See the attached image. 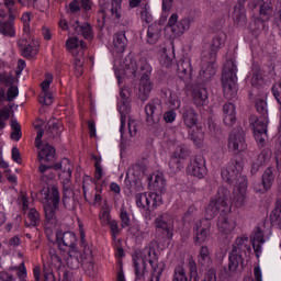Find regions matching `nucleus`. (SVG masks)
<instances>
[{
	"instance_id": "5",
	"label": "nucleus",
	"mask_w": 281,
	"mask_h": 281,
	"mask_svg": "<svg viewBox=\"0 0 281 281\" xmlns=\"http://www.w3.org/2000/svg\"><path fill=\"white\" fill-rule=\"evenodd\" d=\"M44 199L48 201V203L44 205L45 218L50 225H56V223H58L56 210L60 207V191L58 187L52 186L44 191Z\"/></svg>"
},
{
	"instance_id": "48",
	"label": "nucleus",
	"mask_w": 281,
	"mask_h": 281,
	"mask_svg": "<svg viewBox=\"0 0 281 281\" xmlns=\"http://www.w3.org/2000/svg\"><path fill=\"white\" fill-rule=\"evenodd\" d=\"M153 188L156 192H166V179H164L162 173H158L155 176L154 182H153Z\"/></svg>"
},
{
	"instance_id": "28",
	"label": "nucleus",
	"mask_w": 281,
	"mask_h": 281,
	"mask_svg": "<svg viewBox=\"0 0 281 281\" xmlns=\"http://www.w3.org/2000/svg\"><path fill=\"white\" fill-rule=\"evenodd\" d=\"M85 252L80 254L78 250H69V257L67 258V267L69 269H80L83 263Z\"/></svg>"
},
{
	"instance_id": "9",
	"label": "nucleus",
	"mask_w": 281,
	"mask_h": 281,
	"mask_svg": "<svg viewBox=\"0 0 281 281\" xmlns=\"http://www.w3.org/2000/svg\"><path fill=\"white\" fill-rule=\"evenodd\" d=\"M146 122L149 126H155L158 122H161V115L164 114V103L159 99H153L145 106Z\"/></svg>"
},
{
	"instance_id": "27",
	"label": "nucleus",
	"mask_w": 281,
	"mask_h": 281,
	"mask_svg": "<svg viewBox=\"0 0 281 281\" xmlns=\"http://www.w3.org/2000/svg\"><path fill=\"white\" fill-rule=\"evenodd\" d=\"M224 124L226 126H234L236 124V105L233 103H225L223 106Z\"/></svg>"
},
{
	"instance_id": "2",
	"label": "nucleus",
	"mask_w": 281,
	"mask_h": 281,
	"mask_svg": "<svg viewBox=\"0 0 281 281\" xmlns=\"http://www.w3.org/2000/svg\"><path fill=\"white\" fill-rule=\"evenodd\" d=\"M218 212L227 214L232 212V192L225 188L221 187L217 191V194L211 199L206 210V217L200 220L195 223L193 232L195 234V245H203L210 236L212 229V218H214Z\"/></svg>"
},
{
	"instance_id": "4",
	"label": "nucleus",
	"mask_w": 281,
	"mask_h": 281,
	"mask_svg": "<svg viewBox=\"0 0 281 281\" xmlns=\"http://www.w3.org/2000/svg\"><path fill=\"white\" fill-rule=\"evenodd\" d=\"M149 262L151 269H159L161 265H166L164 261L159 262V257L155 247L148 246L143 249V258L134 259V267L137 280H144V273H146V263Z\"/></svg>"
},
{
	"instance_id": "18",
	"label": "nucleus",
	"mask_w": 281,
	"mask_h": 281,
	"mask_svg": "<svg viewBox=\"0 0 281 281\" xmlns=\"http://www.w3.org/2000/svg\"><path fill=\"white\" fill-rule=\"evenodd\" d=\"M182 120L187 128H194L199 124V113L195 112L192 105L187 104L182 109Z\"/></svg>"
},
{
	"instance_id": "21",
	"label": "nucleus",
	"mask_w": 281,
	"mask_h": 281,
	"mask_svg": "<svg viewBox=\"0 0 281 281\" xmlns=\"http://www.w3.org/2000/svg\"><path fill=\"white\" fill-rule=\"evenodd\" d=\"M18 45L21 48L24 58H34V56L38 54V42L32 41L27 44V41L22 40Z\"/></svg>"
},
{
	"instance_id": "43",
	"label": "nucleus",
	"mask_w": 281,
	"mask_h": 281,
	"mask_svg": "<svg viewBox=\"0 0 281 281\" xmlns=\"http://www.w3.org/2000/svg\"><path fill=\"white\" fill-rule=\"evenodd\" d=\"M75 30L77 34H81V36H83V38H87V41H91V38H93V29L89 23L77 25Z\"/></svg>"
},
{
	"instance_id": "26",
	"label": "nucleus",
	"mask_w": 281,
	"mask_h": 281,
	"mask_svg": "<svg viewBox=\"0 0 281 281\" xmlns=\"http://www.w3.org/2000/svg\"><path fill=\"white\" fill-rule=\"evenodd\" d=\"M119 113H121V138L124 139V128L126 127V116L131 113V103L128 101H120Z\"/></svg>"
},
{
	"instance_id": "22",
	"label": "nucleus",
	"mask_w": 281,
	"mask_h": 281,
	"mask_svg": "<svg viewBox=\"0 0 281 281\" xmlns=\"http://www.w3.org/2000/svg\"><path fill=\"white\" fill-rule=\"evenodd\" d=\"M54 159H56V148L48 143L42 145V149L38 151L40 164H43V161H46V164H52Z\"/></svg>"
},
{
	"instance_id": "15",
	"label": "nucleus",
	"mask_w": 281,
	"mask_h": 281,
	"mask_svg": "<svg viewBox=\"0 0 281 281\" xmlns=\"http://www.w3.org/2000/svg\"><path fill=\"white\" fill-rule=\"evenodd\" d=\"M187 170L191 177L203 179V177L207 175V169L205 168V159H203V156H196L193 160H191Z\"/></svg>"
},
{
	"instance_id": "41",
	"label": "nucleus",
	"mask_w": 281,
	"mask_h": 281,
	"mask_svg": "<svg viewBox=\"0 0 281 281\" xmlns=\"http://www.w3.org/2000/svg\"><path fill=\"white\" fill-rule=\"evenodd\" d=\"M186 30H190V21L188 19H184L170 27V32H172V36L175 37L181 36Z\"/></svg>"
},
{
	"instance_id": "63",
	"label": "nucleus",
	"mask_w": 281,
	"mask_h": 281,
	"mask_svg": "<svg viewBox=\"0 0 281 281\" xmlns=\"http://www.w3.org/2000/svg\"><path fill=\"white\" fill-rule=\"evenodd\" d=\"M169 104L170 109H180L181 108V99H179V95L177 93L171 92L169 95Z\"/></svg>"
},
{
	"instance_id": "20",
	"label": "nucleus",
	"mask_w": 281,
	"mask_h": 281,
	"mask_svg": "<svg viewBox=\"0 0 281 281\" xmlns=\"http://www.w3.org/2000/svg\"><path fill=\"white\" fill-rule=\"evenodd\" d=\"M214 63L216 60H212V57L207 55V60L203 61L200 76L204 82H207V80H212L214 76H216V68H214Z\"/></svg>"
},
{
	"instance_id": "24",
	"label": "nucleus",
	"mask_w": 281,
	"mask_h": 281,
	"mask_svg": "<svg viewBox=\"0 0 281 281\" xmlns=\"http://www.w3.org/2000/svg\"><path fill=\"white\" fill-rule=\"evenodd\" d=\"M269 161H271V149L266 148L257 156L256 160L252 161L251 172L252 173L258 172L261 166L269 164Z\"/></svg>"
},
{
	"instance_id": "60",
	"label": "nucleus",
	"mask_w": 281,
	"mask_h": 281,
	"mask_svg": "<svg viewBox=\"0 0 281 281\" xmlns=\"http://www.w3.org/2000/svg\"><path fill=\"white\" fill-rule=\"evenodd\" d=\"M259 13L261 16H266L267 21H269V19H271V14H273V8H271L267 2H261Z\"/></svg>"
},
{
	"instance_id": "45",
	"label": "nucleus",
	"mask_w": 281,
	"mask_h": 281,
	"mask_svg": "<svg viewBox=\"0 0 281 281\" xmlns=\"http://www.w3.org/2000/svg\"><path fill=\"white\" fill-rule=\"evenodd\" d=\"M136 205L142 210H150L149 193H137L135 195Z\"/></svg>"
},
{
	"instance_id": "16",
	"label": "nucleus",
	"mask_w": 281,
	"mask_h": 281,
	"mask_svg": "<svg viewBox=\"0 0 281 281\" xmlns=\"http://www.w3.org/2000/svg\"><path fill=\"white\" fill-rule=\"evenodd\" d=\"M145 60L146 65H148V59L146 57H140L138 59H135L131 56H128L126 58V70L130 71V74H132V76H134L135 78L139 77L142 78V76H144V74H146V70H143L142 67L144 66V61Z\"/></svg>"
},
{
	"instance_id": "25",
	"label": "nucleus",
	"mask_w": 281,
	"mask_h": 281,
	"mask_svg": "<svg viewBox=\"0 0 281 281\" xmlns=\"http://www.w3.org/2000/svg\"><path fill=\"white\" fill-rule=\"evenodd\" d=\"M46 128H47L46 135L53 139L54 137H60V135L63 134V131H65V127L63 126V122L56 119L48 121Z\"/></svg>"
},
{
	"instance_id": "7",
	"label": "nucleus",
	"mask_w": 281,
	"mask_h": 281,
	"mask_svg": "<svg viewBox=\"0 0 281 281\" xmlns=\"http://www.w3.org/2000/svg\"><path fill=\"white\" fill-rule=\"evenodd\" d=\"M8 10L9 21H0V34L8 38L16 36V29L14 27V20L16 19V0H3Z\"/></svg>"
},
{
	"instance_id": "59",
	"label": "nucleus",
	"mask_w": 281,
	"mask_h": 281,
	"mask_svg": "<svg viewBox=\"0 0 281 281\" xmlns=\"http://www.w3.org/2000/svg\"><path fill=\"white\" fill-rule=\"evenodd\" d=\"M251 85L252 87L262 85V72L258 68L252 69Z\"/></svg>"
},
{
	"instance_id": "30",
	"label": "nucleus",
	"mask_w": 281,
	"mask_h": 281,
	"mask_svg": "<svg viewBox=\"0 0 281 281\" xmlns=\"http://www.w3.org/2000/svg\"><path fill=\"white\" fill-rule=\"evenodd\" d=\"M122 1L123 0H112L110 8L105 11L108 16L113 21H120V19H122Z\"/></svg>"
},
{
	"instance_id": "11",
	"label": "nucleus",
	"mask_w": 281,
	"mask_h": 281,
	"mask_svg": "<svg viewBox=\"0 0 281 281\" xmlns=\"http://www.w3.org/2000/svg\"><path fill=\"white\" fill-rule=\"evenodd\" d=\"M76 234L74 232H58L56 235V241L61 251H76Z\"/></svg>"
},
{
	"instance_id": "56",
	"label": "nucleus",
	"mask_w": 281,
	"mask_h": 281,
	"mask_svg": "<svg viewBox=\"0 0 281 281\" xmlns=\"http://www.w3.org/2000/svg\"><path fill=\"white\" fill-rule=\"evenodd\" d=\"M11 139H14V142H19V139H21L22 137L21 125L16 121H11Z\"/></svg>"
},
{
	"instance_id": "51",
	"label": "nucleus",
	"mask_w": 281,
	"mask_h": 281,
	"mask_svg": "<svg viewBox=\"0 0 281 281\" xmlns=\"http://www.w3.org/2000/svg\"><path fill=\"white\" fill-rule=\"evenodd\" d=\"M172 281H188V274L183 266L179 265L175 268Z\"/></svg>"
},
{
	"instance_id": "19",
	"label": "nucleus",
	"mask_w": 281,
	"mask_h": 281,
	"mask_svg": "<svg viewBox=\"0 0 281 281\" xmlns=\"http://www.w3.org/2000/svg\"><path fill=\"white\" fill-rule=\"evenodd\" d=\"M178 77L187 85L192 80V63L190 59H181L178 61Z\"/></svg>"
},
{
	"instance_id": "47",
	"label": "nucleus",
	"mask_w": 281,
	"mask_h": 281,
	"mask_svg": "<svg viewBox=\"0 0 281 281\" xmlns=\"http://www.w3.org/2000/svg\"><path fill=\"white\" fill-rule=\"evenodd\" d=\"M147 168H148V165L146 159H143V161L135 164L132 167L134 177H137V179H139L140 177H144V175H146Z\"/></svg>"
},
{
	"instance_id": "34",
	"label": "nucleus",
	"mask_w": 281,
	"mask_h": 281,
	"mask_svg": "<svg viewBox=\"0 0 281 281\" xmlns=\"http://www.w3.org/2000/svg\"><path fill=\"white\" fill-rule=\"evenodd\" d=\"M195 106H203L207 100V90L205 88H195L192 92Z\"/></svg>"
},
{
	"instance_id": "29",
	"label": "nucleus",
	"mask_w": 281,
	"mask_h": 281,
	"mask_svg": "<svg viewBox=\"0 0 281 281\" xmlns=\"http://www.w3.org/2000/svg\"><path fill=\"white\" fill-rule=\"evenodd\" d=\"M161 38V24L153 23L147 29L146 43L155 45Z\"/></svg>"
},
{
	"instance_id": "8",
	"label": "nucleus",
	"mask_w": 281,
	"mask_h": 281,
	"mask_svg": "<svg viewBox=\"0 0 281 281\" xmlns=\"http://www.w3.org/2000/svg\"><path fill=\"white\" fill-rule=\"evenodd\" d=\"M142 70L145 71L144 76L140 77L137 86V95L142 102H146L150 98L153 91V81L150 80V74H153V67L150 64H146V60H142Z\"/></svg>"
},
{
	"instance_id": "14",
	"label": "nucleus",
	"mask_w": 281,
	"mask_h": 281,
	"mask_svg": "<svg viewBox=\"0 0 281 281\" xmlns=\"http://www.w3.org/2000/svg\"><path fill=\"white\" fill-rule=\"evenodd\" d=\"M81 260H83L82 267L87 276L95 278V276H98V268L93 262V250H91V247L85 246L83 258H81Z\"/></svg>"
},
{
	"instance_id": "36",
	"label": "nucleus",
	"mask_w": 281,
	"mask_h": 281,
	"mask_svg": "<svg viewBox=\"0 0 281 281\" xmlns=\"http://www.w3.org/2000/svg\"><path fill=\"white\" fill-rule=\"evenodd\" d=\"M241 1L245 2L247 0H240L234 7L233 19L235 23H244L245 19H247V16L245 15V4Z\"/></svg>"
},
{
	"instance_id": "50",
	"label": "nucleus",
	"mask_w": 281,
	"mask_h": 281,
	"mask_svg": "<svg viewBox=\"0 0 281 281\" xmlns=\"http://www.w3.org/2000/svg\"><path fill=\"white\" fill-rule=\"evenodd\" d=\"M188 267L190 271V280L199 281V268L196 267V261L192 257L188 259Z\"/></svg>"
},
{
	"instance_id": "13",
	"label": "nucleus",
	"mask_w": 281,
	"mask_h": 281,
	"mask_svg": "<svg viewBox=\"0 0 281 281\" xmlns=\"http://www.w3.org/2000/svg\"><path fill=\"white\" fill-rule=\"evenodd\" d=\"M217 229L223 236H229L236 229V217L221 214L217 218Z\"/></svg>"
},
{
	"instance_id": "54",
	"label": "nucleus",
	"mask_w": 281,
	"mask_h": 281,
	"mask_svg": "<svg viewBox=\"0 0 281 281\" xmlns=\"http://www.w3.org/2000/svg\"><path fill=\"white\" fill-rule=\"evenodd\" d=\"M162 203L164 198L159 193H149V209L155 210V207H159Z\"/></svg>"
},
{
	"instance_id": "53",
	"label": "nucleus",
	"mask_w": 281,
	"mask_h": 281,
	"mask_svg": "<svg viewBox=\"0 0 281 281\" xmlns=\"http://www.w3.org/2000/svg\"><path fill=\"white\" fill-rule=\"evenodd\" d=\"M120 220L123 229L131 226V215H128V211L124 206L120 210Z\"/></svg>"
},
{
	"instance_id": "32",
	"label": "nucleus",
	"mask_w": 281,
	"mask_h": 281,
	"mask_svg": "<svg viewBox=\"0 0 281 281\" xmlns=\"http://www.w3.org/2000/svg\"><path fill=\"white\" fill-rule=\"evenodd\" d=\"M85 49H87V44H81L79 56L75 57V74L77 78H80L85 74Z\"/></svg>"
},
{
	"instance_id": "33",
	"label": "nucleus",
	"mask_w": 281,
	"mask_h": 281,
	"mask_svg": "<svg viewBox=\"0 0 281 281\" xmlns=\"http://www.w3.org/2000/svg\"><path fill=\"white\" fill-rule=\"evenodd\" d=\"M250 124L254 126L255 133H267V124H269V121L267 120V116L257 117L256 115L250 116Z\"/></svg>"
},
{
	"instance_id": "55",
	"label": "nucleus",
	"mask_w": 281,
	"mask_h": 281,
	"mask_svg": "<svg viewBox=\"0 0 281 281\" xmlns=\"http://www.w3.org/2000/svg\"><path fill=\"white\" fill-rule=\"evenodd\" d=\"M108 226L110 227V234L113 238V240L117 239V236L121 234L122 229L120 228V222L116 220H112Z\"/></svg>"
},
{
	"instance_id": "6",
	"label": "nucleus",
	"mask_w": 281,
	"mask_h": 281,
	"mask_svg": "<svg viewBox=\"0 0 281 281\" xmlns=\"http://www.w3.org/2000/svg\"><path fill=\"white\" fill-rule=\"evenodd\" d=\"M243 254H251L249 238L237 237L233 245L232 252L229 254L228 269L231 273H236V271H238V267L243 265Z\"/></svg>"
},
{
	"instance_id": "1",
	"label": "nucleus",
	"mask_w": 281,
	"mask_h": 281,
	"mask_svg": "<svg viewBox=\"0 0 281 281\" xmlns=\"http://www.w3.org/2000/svg\"><path fill=\"white\" fill-rule=\"evenodd\" d=\"M228 150L235 153L227 167L222 169V179L227 183H234V203L236 207H243L247 196V177L243 176L245 159L240 153L247 150L245 132L241 127H235L228 136Z\"/></svg>"
},
{
	"instance_id": "40",
	"label": "nucleus",
	"mask_w": 281,
	"mask_h": 281,
	"mask_svg": "<svg viewBox=\"0 0 281 281\" xmlns=\"http://www.w3.org/2000/svg\"><path fill=\"white\" fill-rule=\"evenodd\" d=\"M198 262L199 265H202V267H207L212 265V257L210 256V248H207V246H202L200 248Z\"/></svg>"
},
{
	"instance_id": "57",
	"label": "nucleus",
	"mask_w": 281,
	"mask_h": 281,
	"mask_svg": "<svg viewBox=\"0 0 281 281\" xmlns=\"http://www.w3.org/2000/svg\"><path fill=\"white\" fill-rule=\"evenodd\" d=\"M21 21L23 23V31L25 34H30L31 27L30 23H32V12H25L21 16Z\"/></svg>"
},
{
	"instance_id": "23",
	"label": "nucleus",
	"mask_w": 281,
	"mask_h": 281,
	"mask_svg": "<svg viewBox=\"0 0 281 281\" xmlns=\"http://www.w3.org/2000/svg\"><path fill=\"white\" fill-rule=\"evenodd\" d=\"M128 45V38H126V32L119 31L113 35V47L117 54H124Z\"/></svg>"
},
{
	"instance_id": "58",
	"label": "nucleus",
	"mask_w": 281,
	"mask_h": 281,
	"mask_svg": "<svg viewBox=\"0 0 281 281\" xmlns=\"http://www.w3.org/2000/svg\"><path fill=\"white\" fill-rule=\"evenodd\" d=\"M140 19L144 23H153V14L150 13V7L148 4L142 8Z\"/></svg>"
},
{
	"instance_id": "42",
	"label": "nucleus",
	"mask_w": 281,
	"mask_h": 281,
	"mask_svg": "<svg viewBox=\"0 0 281 281\" xmlns=\"http://www.w3.org/2000/svg\"><path fill=\"white\" fill-rule=\"evenodd\" d=\"M63 205L65 210H69L70 212L76 210V199H74V191L70 192H63Z\"/></svg>"
},
{
	"instance_id": "64",
	"label": "nucleus",
	"mask_w": 281,
	"mask_h": 281,
	"mask_svg": "<svg viewBox=\"0 0 281 281\" xmlns=\"http://www.w3.org/2000/svg\"><path fill=\"white\" fill-rule=\"evenodd\" d=\"M272 93L277 102L281 105V82H278L272 87Z\"/></svg>"
},
{
	"instance_id": "17",
	"label": "nucleus",
	"mask_w": 281,
	"mask_h": 281,
	"mask_svg": "<svg viewBox=\"0 0 281 281\" xmlns=\"http://www.w3.org/2000/svg\"><path fill=\"white\" fill-rule=\"evenodd\" d=\"M154 225L157 232H161L164 234V238H168V240L172 239V231L170 229V215L162 214L155 218Z\"/></svg>"
},
{
	"instance_id": "39",
	"label": "nucleus",
	"mask_w": 281,
	"mask_h": 281,
	"mask_svg": "<svg viewBox=\"0 0 281 281\" xmlns=\"http://www.w3.org/2000/svg\"><path fill=\"white\" fill-rule=\"evenodd\" d=\"M53 170H61L63 175H68L71 177L74 166L68 158H64L60 162L53 165Z\"/></svg>"
},
{
	"instance_id": "35",
	"label": "nucleus",
	"mask_w": 281,
	"mask_h": 281,
	"mask_svg": "<svg viewBox=\"0 0 281 281\" xmlns=\"http://www.w3.org/2000/svg\"><path fill=\"white\" fill-rule=\"evenodd\" d=\"M52 169H54V165L40 164L37 170L41 175V181L47 183V181H52V179H54V172H52Z\"/></svg>"
},
{
	"instance_id": "62",
	"label": "nucleus",
	"mask_w": 281,
	"mask_h": 281,
	"mask_svg": "<svg viewBox=\"0 0 281 281\" xmlns=\"http://www.w3.org/2000/svg\"><path fill=\"white\" fill-rule=\"evenodd\" d=\"M165 269L166 265H160L157 269H153V272L147 281H159Z\"/></svg>"
},
{
	"instance_id": "12",
	"label": "nucleus",
	"mask_w": 281,
	"mask_h": 281,
	"mask_svg": "<svg viewBox=\"0 0 281 281\" xmlns=\"http://www.w3.org/2000/svg\"><path fill=\"white\" fill-rule=\"evenodd\" d=\"M54 82V75L46 72L45 79L42 82V92L40 94V103H42L44 106H52L54 102V95H52L49 91V86Z\"/></svg>"
},
{
	"instance_id": "61",
	"label": "nucleus",
	"mask_w": 281,
	"mask_h": 281,
	"mask_svg": "<svg viewBox=\"0 0 281 281\" xmlns=\"http://www.w3.org/2000/svg\"><path fill=\"white\" fill-rule=\"evenodd\" d=\"M255 106H256L258 113H260L262 115V117H267V113H268L267 100L257 99Z\"/></svg>"
},
{
	"instance_id": "38",
	"label": "nucleus",
	"mask_w": 281,
	"mask_h": 281,
	"mask_svg": "<svg viewBox=\"0 0 281 281\" xmlns=\"http://www.w3.org/2000/svg\"><path fill=\"white\" fill-rule=\"evenodd\" d=\"M41 225V213L36 209H31L27 213L25 227H38Z\"/></svg>"
},
{
	"instance_id": "52",
	"label": "nucleus",
	"mask_w": 281,
	"mask_h": 281,
	"mask_svg": "<svg viewBox=\"0 0 281 281\" xmlns=\"http://www.w3.org/2000/svg\"><path fill=\"white\" fill-rule=\"evenodd\" d=\"M270 223L276 227H281V209L276 205L274 210L270 214Z\"/></svg>"
},
{
	"instance_id": "49",
	"label": "nucleus",
	"mask_w": 281,
	"mask_h": 281,
	"mask_svg": "<svg viewBox=\"0 0 281 281\" xmlns=\"http://www.w3.org/2000/svg\"><path fill=\"white\" fill-rule=\"evenodd\" d=\"M99 220L102 225V227H108L110 222L113 221L111 217V209L109 206H103L100 214H99Z\"/></svg>"
},
{
	"instance_id": "37",
	"label": "nucleus",
	"mask_w": 281,
	"mask_h": 281,
	"mask_svg": "<svg viewBox=\"0 0 281 281\" xmlns=\"http://www.w3.org/2000/svg\"><path fill=\"white\" fill-rule=\"evenodd\" d=\"M273 181H276V175L273 173V169L268 167L262 175V184L265 192H269V189L273 186Z\"/></svg>"
},
{
	"instance_id": "46",
	"label": "nucleus",
	"mask_w": 281,
	"mask_h": 281,
	"mask_svg": "<svg viewBox=\"0 0 281 281\" xmlns=\"http://www.w3.org/2000/svg\"><path fill=\"white\" fill-rule=\"evenodd\" d=\"M171 157L183 161V159L190 157V148L187 145L177 146Z\"/></svg>"
},
{
	"instance_id": "44",
	"label": "nucleus",
	"mask_w": 281,
	"mask_h": 281,
	"mask_svg": "<svg viewBox=\"0 0 281 281\" xmlns=\"http://www.w3.org/2000/svg\"><path fill=\"white\" fill-rule=\"evenodd\" d=\"M183 170V160H180L179 158H175L171 156L169 160V173L172 176L179 175Z\"/></svg>"
},
{
	"instance_id": "10",
	"label": "nucleus",
	"mask_w": 281,
	"mask_h": 281,
	"mask_svg": "<svg viewBox=\"0 0 281 281\" xmlns=\"http://www.w3.org/2000/svg\"><path fill=\"white\" fill-rule=\"evenodd\" d=\"M223 45H225V33L220 32L213 36L211 44L203 49L202 63H207V56H211V60H216V54Z\"/></svg>"
},
{
	"instance_id": "31",
	"label": "nucleus",
	"mask_w": 281,
	"mask_h": 281,
	"mask_svg": "<svg viewBox=\"0 0 281 281\" xmlns=\"http://www.w3.org/2000/svg\"><path fill=\"white\" fill-rule=\"evenodd\" d=\"M82 45H86L83 41H79L77 36L70 37L66 41V48L71 52L75 58L80 56V49H82Z\"/></svg>"
},
{
	"instance_id": "3",
	"label": "nucleus",
	"mask_w": 281,
	"mask_h": 281,
	"mask_svg": "<svg viewBox=\"0 0 281 281\" xmlns=\"http://www.w3.org/2000/svg\"><path fill=\"white\" fill-rule=\"evenodd\" d=\"M237 72L238 66H236V60H226L222 72V87L227 100H234V98H236L238 91V86L236 83L238 81V77L236 76Z\"/></svg>"
}]
</instances>
